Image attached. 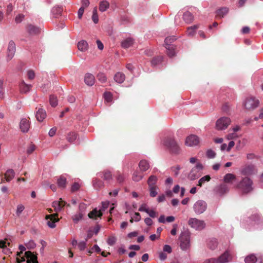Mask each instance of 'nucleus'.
I'll list each match as a JSON object with an SVG mask.
<instances>
[{
	"label": "nucleus",
	"mask_w": 263,
	"mask_h": 263,
	"mask_svg": "<svg viewBox=\"0 0 263 263\" xmlns=\"http://www.w3.org/2000/svg\"><path fill=\"white\" fill-rule=\"evenodd\" d=\"M87 240H82L80 241L78 244V247L81 251H83L85 250L87 247Z\"/></svg>",
	"instance_id": "8fccbe9b"
},
{
	"label": "nucleus",
	"mask_w": 263,
	"mask_h": 263,
	"mask_svg": "<svg viewBox=\"0 0 263 263\" xmlns=\"http://www.w3.org/2000/svg\"><path fill=\"white\" fill-rule=\"evenodd\" d=\"M231 123V119L228 117H223L218 119L216 122V128L217 130H224Z\"/></svg>",
	"instance_id": "0eeeda50"
},
{
	"label": "nucleus",
	"mask_w": 263,
	"mask_h": 263,
	"mask_svg": "<svg viewBox=\"0 0 263 263\" xmlns=\"http://www.w3.org/2000/svg\"><path fill=\"white\" fill-rule=\"evenodd\" d=\"M58 216V215L57 214L47 215L46 216V219L48 220L47 224L49 228L53 229L56 227L55 222L59 221V219Z\"/></svg>",
	"instance_id": "9b49d317"
},
{
	"label": "nucleus",
	"mask_w": 263,
	"mask_h": 263,
	"mask_svg": "<svg viewBox=\"0 0 263 263\" xmlns=\"http://www.w3.org/2000/svg\"><path fill=\"white\" fill-rule=\"evenodd\" d=\"M92 20L95 24H97L99 22L97 8L96 7L93 8L92 11Z\"/></svg>",
	"instance_id": "3c124183"
},
{
	"label": "nucleus",
	"mask_w": 263,
	"mask_h": 263,
	"mask_svg": "<svg viewBox=\"0 0 263 263\" xmlns=\"http://www.w3.org/2000/svg\"><path fill=\"white\" fill-rule=\"evenodd\" d=\"M218 245V241L215 238L210 239L208 242V246L211 250H215Z\"/></svg>",
	"instance_id": "4c0bfd02"
},
{
	"label": "nucleus",
	"mask_w": 263,
	"mask_h": 263,
	"mask_svg": "<svg viewBox=\"0 0 263 263\" xmlns=\"http://www.w3.org/2000/svg\"><path fill=\"white\" fill-rule=\"evenodd\" d=\"M25 207L22 204H20L17 206L16 211V215L17 216H20L22 212L24 210Z\"/></svg>",
	"instance_id": "bf43d9fd"
},
{
	"label": "nucleus",
	"mask_w": 263,
	"mask_h": 263,
	"mask_svg": "<svg viewBox=\"0 0 263 263\" xmlns=\"http://www.w3.org/2000/svg\"><path fill=\"white\" fill-rule=\"evenodd\" d=\"M189 225L196 230L201 231L204 229L205 223L203 220L196 218H191L188 221Z\"/></svg>",
	"instance_id": "39448f33"
},
{
	"label": "nucleus",
	"mask_w": 263,
	"mask_h": 263,
	"mask_svg": "<svg viewBox=\"0 0 263 263\" xmlns=\"http://www.w3.org/2000/svg\"><path fill=\"white\" fill-rule=\"evenodd\" d=\"M16 50L15 44L13 41H10L9 43L8 49H7V61L11 60L15 54Z\"/></svg>",
	"instance_id": "ddd939ff"
},
{
	"label": "nucleus",
	"mask_w": 263,
	"mask_h": 263,
	"mask_svg": "<svg viewBox=\"0 0 263 263\" xmlns=\"http://www.w3.org/2000/svg\"><path fill=\"white\" fill-rule=\"evenodd\" d=\"M35 117L38 121L42 122L46 117V111L43 108H39L36 111Z\"/></svg>",
	"instance_id": "4be33fe9"
},
{
	"label": "nucleus",
	"mask_w": 263,
	"mask_h": 263,
	"mask_svg": "<svg viewBox=\"0 0 263 263\" xmlns=\"http://www.w3.org/2000/svg\"><path fill=\"white\" fill-rule=\"evenodd\" d=\"M61 203L59 201H54L52 203V206L54 208V211L57 212L62 210Z\"/></svg>",
	"instance_id": "de8ad7c7"
},
{
	"label": "nucleus",
	"mask_w": 263,
	"mask_h": 263,
	"mask_svg": "<svg viewBox=\"0 0 263 263\" xmlns=\"http://www.w3.org/2000/svg\"><path fill=\"white\" fill-rule=\"evenodd\" d=\"M167 50V54L170 58L174 57L176 54L175 48L173 45H168V46H165Z\"/></svg>",
	"instance_id": "c9c22d12"
},
{
	"label": "nucleus",
	"mask_w": 263,
	"mask_h": 263,
	"mask_svg": "<svg viewBox=\"0 0 263 263\" xmlns=\"http://www.w3.org/2000/svg\"><path fill=\"white\" fill-rule=\"evenodd\" d=\"M78 135L74 132H70L66 137L67 140L70 143L73 142L77 138Z\"/></svg>",
	"instance_id": "79ce46f5"
},
{
	"label": "nucleus",
	"mask_w": 263,
	"mask_h": 263,
	"mask_svg": "<svg viewBox=\"0 0 263 263\" xmlns=\"http://www.w3.org/2000/svg\"><path fill=\"white\" fill-rule=\"evenodd\" d=\"M229 12V9L227 7H222L216 10L217 16L221 18L224 17Z\"/></svg>",
	"instance_id": "bb28decb"
},
{
	"label": "nucleus",
	"mask_w": 263,
	"mask_h": 263,
	"mask_svg": "<svg viewBox=\"0 0 263 263\" xmlns=\"http://www.w3.org/2000/svg\"><path fill=\"white\" fill-rule=\"evenodd\" d=\"M139 167L142 172L146 171L150 167V165L148 161L143 159L139 163Z\"/></svg>",
	"instance_id": "a878e982"
},
{
	"label": "nucleus",
	"mask_w": 263,
	"mask_h": 263,
	"mask_svg": "<svg viewBox=\"0 0 263 263\" xmlns=\"http://www.w3.org/2000/svg\"><path fill=\"white\" fill-rule=\"evenodd\" d=\"M257 261V258L254 254H251L247 256L245 259L246 263H255Z\"/></svg>",
	"instance_id": "37998d69"
},
{
	"label": "nucleus",
	"mask_w": 263,
	"mask_h": 263,
	"mask_svg": "<svg viewBox=\"0 0 263 263\" xmlns=\"http://www.w3.org/2000/svg\"><path fill=\"white\" fill-rule=\"evenodd\" d=\"M84 215L82 213H78L72 216V219L74 223H78L81 219H83Z\"/></svg>",
	"instance_id": "a18cd8bd"
},
{
	"label": "nucleus",
	"mask_w": 263,
	"mask_h": 263,
	"mask_svg": "<svg viewBox=\"0 0 263 263\" xmlns=\"http://www.w3.org/2000/svg\"><path fill=\"white\" fill-rule=\"evenodd\" d=\"M31 87L32 85L31 84H27L24 81L20 84V91L22 93L28 92Z\"/></svg>",
	"instance_id": "b1692460"
},
{
	"label": "nucleus",
	"mask_w": 263,
	"mask_h": 263,
	"mask_svg": "<svg viewBox=\"0 0 263 263\" xmlns=\"http://www.w3.org/2000/svg\"><path fill=\"white\" fill-rule=\"evenodd\" d=\"M25 245L28 249H32L36 247V243L32 240H29Z\"/></svg>",
	"instance_id": "e2e57ef3"
},
{
	"label": "nucleus",
	"mask_w": 263,
	"mask_h": 263,
	"mask_svg": "<svg viewBox=\"0 0 263 263\" xmlns=\"http://www.w3.org/2000/svg\"><path fill=\"white\" fill-rule=\"evenodd\" d=\"M143 177V175L142 173L138 171H136L133 174V180L135 182H138L140 181Z\"/></svg>",
	"instance_id": "ea45409f"
},
{
	"label": "nucleus",
	"mask_w": 263,
	"mask_h": 263,
	"mask_svg": "<svg viewBox=\"0 0 263 263\" xmlns=\"http://www.w3.org/2000/svg\"><path fill=\"white\" fill-rule=\"evenodd\" d=\"M63 11V8L62 6H56L53 7L51 10V13L52 15L55 17L57 18L59 16H60L62 14Z\"/></svg>",
	"instance_id": "412c9836"
},
{
	"label": "nucleus",
	"mask_w": 263,
	"mask_h": 263,
	"mask_svg": "<svg viewBox=\"0 0 263 263\" xmlns=\"http://www.w3.org/2000/svg\"><path fill=\"white\" fill-rule=\"evenodd\" d=\"M78 48L81 51H85L88 49V44L85 40H81L78 43Z\"/></svg>",
	"instance_id": "c85d7f7f"
},
{
	"label": "nucleus",
	"mask_w": 263,
	"mask_h": 263,
	"mask_svg": "<svg viewBox=\"0 0 263 263\" xmlns=\"http://www.w3.org/2000/svg\"><path fill=\"white\" fill-rule=\"evenodd\" d=\"M162 144L165 146L171 153L177 155L180 152V148L178 143L173 137H166L162 141Z\"/></svg>",
	"instance_id": "f257e3e1"
},
{
	"label": "nucleus",
	"mask_w": 263,
	"mask_h": 263,
	"mask_svg": "<svg viewBox=\"0 0 263 263\" xmlns=\"http://www.w3.org/2000/svg\"><path fill=\"white\" fill-rule=\"evenodd\" d=\"M183 19L186 23L190 24L194 20V16L191 12L186 11L183 14Z\"/></svg>",
	"instance_id": "393cba45"
},
{
	"label": "nucleus",
	"mask_w": 263,
	"mask_h": 263,
	"mask_svg": "<svg viewBox=\"0 0 263 263\" xmlns=\"http://www.w3.org/2000/svg\"><path fill=\"white\" fill-rule=\"evenodd\" d=\"M14 175H15V173H14V171L13 170H12V169L8 170L5 174L6 180L7 182L10 181L14 178Z\"/></svg>",
	"instance_id": "e433bc0d"
},
{
	"label": "nucleus",
	"mask_w": 263,
	"mask_h": 263,
	"mask_svg": "<svg viewBox=\"0 0 263 263\" xmlns=\"http://www.w3.org/2000/svg\"><path fill=\"white\" fill-rule=\"evenodd\" d=\"M92 185L95 189L99 190L104 186V183L98 178H94L92 180Z\"/></svg>",
	"instance_id": "c756f323"
},
{
	"label": "nucleus",
	"mask_w": 263,
	"mask_h": 263,
	"mask_svg": "<svg viewBox=\"0 0 263 263\" xmlns=\"http://www.w3.org/2000/svg\"><path fill=\"white\" fill-rule=\"evenodd\" d=\"M158 178L155 175H151L147 181L148 186H157L156 185L158 181Z\"/></svg>",
	"instance_id": "473e14b6"
},
{
	"label": "nucleus",
	"mask_w": 263,
	"mask_h": 263,
	"mask_svg": "<svg viewBox=\"0 0 263 263\" xmlns=\"http://www.w3.org/2000/svg\"><path fill=\"white\" fill-rule=\"evenodd\" d=\"M7 242L3 240H0V248L3 249V252L6 255L11 253L10 249L7 246Z\"/></svg>",
	"instance_id": "7c9ffc66"
},
{
	"label": "nucleus",
	"mask_w": 263,
	"mask_h": 263,
	"mask_svg": "<svg viewBox=\"0 0 263 263\" xmlns=\"http://www.w3.org/2000/svg\"><path fill=\"white\" fill-rule=\"evenodd\" d=\"M36 146L33 144H30L27 148L26 153L28 155L31 154L35 149Z\"/></svg>",
	"instance_id": "13d9d810"
},
{
	"label": "nucleus",
	"mask_w": 263,
	"mask_h": 263,
	"mask_svg": "<svg viewBox=\"0 0 263 263\" xmlns=\"http://www.w3.org/2000/svg\"><path fill=\"white\" fill-rule=\"evenodd\" d=\"M97 79L101 83H104L106 81V77L104 73L100 72L97 76Z\"/></svg>",
	"instance_id": "864d4df0"
},
{
	"label": "nucleus",
	"mask_w": 263,
	"mask_h": 263,
	"mask_svg": "<svg viewBox=\"0 0 263 263\" xmlns=\"http://www.w3.org/2000/svg\"><path fill=\"white\" fill-rule=\"evenodd\" d=\"M25 255L27 259V263H38L36 256L31 251H26Z\"/></svg>",
	"instance_id": "a211bd4d"
},
{
	"label": "nucleus",
	"mask_w": 263,
	"mask_h": 263,
	"mask_svg": "<svg viewBox=\"0 0 263 263\" xmlns=\"http://www.w3.org/2000/svg\"><path fill=\"white\" fill-rule=\"evenodd\" d=\"M87 205L83 202H81L79 205V213H82L83 215H85V211L86 209Z\"/></svg>",
	"instance_id": "5fc2aeb1"
},
{
	"label": "nucleus",
	"mask_w": 263,
	"mask_h": 263,
	"mask_svg": "<svg viewBox=\"0 0 263 263\" xmlns=\"http://www.w3.org/2000/svg\"><path fill=\"white\" fill-rule=\"evenodd\" d=\"M203 263H219L217 258H212L206 259Z\"/></svg>",
	"instance_id": "774afa93"
},
{
	"label": "nucleus",
	"mask_w": 263,
	"mask_h": 263,
	"mask_svg": "<svg viewBox=\"0 0 263 263\" xmlns=\"http://www.w3.org/2000/svg\"><path fill=\"white\" fill-rule=\"evenodd\" d=\"M179 240L180 247L183 251L187 250L190 248V234L188 231L182 232L180 234Z\"/></svg>",
	"instance_id": "7ed1b4c3"
},
{
	"label": "nucleus",
	"mask_w": 263,
	"mask_h": 263,
	"mask_svg": "<svg viewBox=\"0 0 263 263\" xmlns=\"http://www.w3.org/2000/svg\"><path fill=\"white\" fill-rule=\"evenodd\" d=\"M255 167L253 164H249L242 167L240 170V173L245 176L251 175L255 173Z\"/></svg>",
	"instance_id": "2eb2a0df"
},
{
	"label": "nucleus",
	"mask_w": 263,
	"mask_h": 263,
	"mask_svg": "<svg viewBox=\"0 0 263 263\" xmlns=\"http://www.w3.org/2000/svg\"><path fill=\"white\" fill-rule=\"evenodd\" d=\"M116 241V237L115 236H112L108 238L107 240V243L108 245L112 246L115 244Z\"/></svg>",
	"instance_id": "052dcab7"
},
{
	"label": "nucleus",
	"mask_w": 263,
	"mask_h": 263,
	"mask_svg": "<svg viewBox=\"0 0 263 263\" xmlns=\"http://www.w3.org/2000/svg\"><path fill=\"white\" fill-rule=\"evenodd\" d=\"M49 102L51 106L54 107L58 105V100L57 97L54 95H50L49 97Z\"/></svg>",
	"instance_id": "09e8293b"
},
{
	"label": "nucleus",
	"mask_w": 263,
	"mask_h": 263,
	"mask_svg": "<svg viewBox=\"0 0 263 263\" xmlns=\"http://www.w3.org/2000/svg\"><path fill=\"white\" fill-rule=\"evenodd\" d=\"M252 224L254 226L256 229H261L263 227V220L259 215L255 214L252 215L250 218Z\"/></svg>",
	"instance_id": "9d476101"
},
{
	"label": "nucleus",
	"mask_w": 263,
	"mask_h": 263,
	"mask_svg": "<svg viewBox=\"0 0 263 263\" xmlns=\"http://www.w3.org/2000/svg\"><path fill=\"white\" fill-rule=\"evenodd\" d=\"M214 191L219 196H222L229 191V188L227 185L221 184L215 187Z\"/></svg>",
	"instance_id": "dca6fc26"
},
{
	"label": "nucleus",
	"mask_w": 263,
	"mask_h": 263,
	"mask_svg": "<svg viewBox=\"0 0 263 263\" xmlns=\"http://www.w3.org/2000/svg\"><path fill=\"white\" fill-rule=\"evenodd\" d=\"M66 179L63 176H61L57 180V183L59 187L64 188L66 185Z\"/></svg>",
	"instance_id": "49530a36"
},
{
	"label": "nucleus",
	"mask_w": 263,
	"mask_h": 263,
	"mask_svg": "<svg viewBox=\"0 0 263 263\" xmlns=\"http://www.w3.org/2000/svg\"><path fill=\"white\" fill-rule=\"evenodd\" d=\"M217 259L219 263H227L232 260V255L230 251L227 250Z\"/></svg>",
	"instance_id": "4468645a"
},
{
	"label": "nucleus",
	"mask_w": 263,
	"mask_h": 263,
	"mask_svg": "<svg viewBox=\"0 0 263 263\" xmlns=\"http://www.w3.org/2000/svg\"><path fill=\"white\" fill-rule=\"evenodd\" d=\"M97 175L98 177L103 178L104 180L109 181L112 179V175L110 172L105 171L103 172L98 173Z\"/></svg>",
	"instance_id": "aec40b11"
},
{
	"label": "nucleus",
	"mask_w": 263,
	"mask_h": 263,
	"mask_svg": "<svg viewBox=\"0 0 263 263\" xmlns=\"http://www.w3.org/2000/svg\"><path fill=\"white\" fill-rule=\"evenodd\" d=\"M176 40V37L175 36H167L165 38L164 42L165 46H168V45H172L171 44Z\"/></svg>",
	"instance_id": "603ef678"
},
{
	"label": "nucleus",
	"mask_w": 263,
	"mask_h": 263,
	"mask_svg": "<svg viewBox=\"0 0 263 263\" xmlns=\"http://www.w3.org/2000/svg\"><path fill=\"white\" fill-rule=\"evenodd\" d=\"M235 179V176L233 174H227L223 178V181L226 183H230L232 180Z\"/></svg>",
	"instance_id": "c03bdc74"
},
{
	"label": "nucleus",
	"mask_w": 263,
	"mask_h": 263,
	"mask_svg": "<svg viewBox=\"0 0 263 263\" xmlns=\"http://www.w3.org/2000/svg\"><path fill=\"white\" fill-rule=\"evenodd\" d=\"M159 187L157 186H148L149 196L151 197H155L158 193Z\"/></svg>",
	"instance_id": "58836bf2"
},
{
	"label": "nucleus",
	"mask_w": 263,
	"mask_h": 263,
	"mask_svg": "<svg viewBox=\"0 0 263 263\" xmlns=\"http://www.w3.org/2000/svg\"><path fill=\"white\" fill-rule=\"evenodd\" d=\"M259 101L254 97H247L243 102V105L247 109H254L258 106Z\"/></svg>",
	"instance_id": "423d86ee"
},
{
	"label": "nucleus",
	"mask_w": 263,
	"mask_h": 263,
	"mask_svg": "<svg viewBox=\"0 0 263 263\" xmlns=\"http://www.w3.org/2000/svg\"><path fill=\"white\" fill-rule=\"evenodd\" d=\"M163 250L164 252H167L168 253H171L172 252V247L168 245H165L163 246Z\"/></svg>",
	"instance_id": "338daca9"
},
{
	"label": "nucleus",
	"mask_w": 263,
	"mask_h": 263,
	"mask_svg": "<svg viewBox=\"0 0 263 263\" xmlns=\"http://www.w3.org/2000/svg\"><path fill=\"white\" fill-rule=\"evenodd\" d=\"M253 181L248 177L242 178L238 183L237 187L243 194H247L253 190Z\"/></svg>",
	"instance_id": "f03ea898"
},
{
	"label": "nucleus",
	"mask_w": 263,
	"mask_h": 263,
	"mask_svg": "<svg viewBox=\"0 0 263 263\" xmlns=\"http://www.w3.org/2000/svg\"><path fill=\"white\" fill-rule=\"evenodd\" d=\"M103 97L107 102H110L112 101V94L110 92H105L103 94Z\"/></svg>",
	"instance_id": "4d7b16f0"
},
{
	"label": "nucleus",
	"mask_w": 263,
	"mask_h": 263,
	"mask_svg": "<svg viewBox=\"0 0 263 263\" xmlns=\"http://www.w3.org/2000/svg\"><path fill=\"white\" fill-rule=\"evenodd\" d=\"M125 79V76L123 73L118 72L114 76L115 81L118 83H122Z\"/></svg>",
	"instance_id": "2f4dec72"
},
{
	"label": "nucleus",
	"mask_w": 263,
	"mask_h": 263,
	"mask_svg": "<svg viewBox=\"0 0 263 263\" xmlns=\"http://www.w3.org/2000/svg\"><path fill=\"white\" fill-rule=\"evenodd\" d=\"M116 179L118 183L121 184L124 182L125 180V176L124 175L118 172L116 175Z\"/></svg>",
	"instance_id": "680f3d73"
},
{
	"label": "nucleus",
	"mask_w": 263,
	"mask_h": 263,
	"mask_svg": "<svg viewBox=\"0 0 263 263\" xmlns=\"http://www.w3.org/2000/svg\"><path fill=\"white\" fill-rule=\"evenodd\" d=\"M207 208V204L202 200L197 201L194 204L193 209L197 214H201L205 211Z\"/></svg>",
	"instance_id": "6e6552de"
},
{
	"label": "nucleus",
	"mask_w": 263,
	"mask_h": 263,
	"mask_svg": "<svg viewBox=\"0 0 263 263\" xmlns=\"http://www.w3.org/2000/svg\"><path fill=\"white\" fill-rule=\"evenodd\" d=\"M80 185L78 183L74 182L71 186V191L74 192L77 191L80 189Z\"/></svg>",
	"instance_id": "0e129e2a"
},
{
	"label": "nucleus",
	"mask_w": 263,
	"mask_h": 263,
	"mask_svg": "<svg viewBox=\"0 0 263 263\" xmlns=\"http://www.w3.org/2000/svg\"><path fill=\"white\" fill-rule=\"evenodd\" d=\"M30 123L28 120L23 118L20 123V128L23 133H27L29 129Z\"/></svg>",
	"instance_id": "f3484780"
},
{
	"label": "nucleus",
	"mask_w": 263,
	"mask_h": 263,
	"mask_svg": "<svg viewBox=\"0 0 263 263\" xmlns=\"http://www.w3.org/2000/svg\"><path fill=\"white\" fill-rule=\"evenodd\" d=\"M206 156L209 159H213L215 157L216 153L212 149H209L206 152Z\"/></svg>",
	"instance_id": "6e6d98bb"
},
{
	"label": "nucleus",
	"mask_w": 263,
	"mask_h": 263,
	"mask_svg": "<svg viewBox=\"0 0 263 263\" xmlns=\"http://www.w3.org/2000/svg\"><path fill=\"white\" fill-rule=\"evenodd\" d=\"M199 26L195 25L191 27H188L187 30V34L189 36H193L195 33L196 30L198 28Z\"/></svg>",
	"instance_id": "a19ab883"
},
{
	"label": "nucleus",
	"mask_w": 263,
	"mask_h": 263,
	"mask_svg": "<svg viewBox=\"0 0 263 263\" xmlns=\"http://www.w3.org/2000/svg\"><path fill=\"white\" fill-rule=\"evenodd\" d=\"M95 81V77L89 73H87L85 74L84 78V82L88 86H92Z\"/></svg>",
	"instance_id": "5701e85b"
},
{
	"label": "nucleus",
	"mask_w": 263,
	"mask_h": 263,
	"mask_svg": "<svg viewBox=\"0 0 263 263\" xmlns=\"http://www.w3.org/2000/svg\"><path fill=\"white\" fill-rule=\"evenodd\" d=\"M203 166L200 163H197L195 167L190 172L188 175V178L191 180H194L199 177L198 173L199 171L202 170Z\"/></svg>",
	"instance_id": "1a4fd4ad"
},
{
	"label": "nucleus",
	"mask_w": 263,
	"mask_h": 263,
	"mask_svg": "<svg viewBox=\"0 0 263 263\" xmlns=\"http://www.w3.org/2000/svg\"><path fill=\"white\" fill-rule=\"evenodd\" d=\"M133 39L131 37H128L122 42L121 45L122 47L124 48H128L133 44Z\"/></svg>",
	"instance_id": "72a5a7b5"
},
{
	"label": "nucleus",
	"mask_w": 263,
	"mask_h": 263,
	"mask_svg": "<svg viewBox=\"0 0 263 263\" xmlns=\"http://www.w3.org/2000/svg\"><path fill=\"white\" fill-rule=\"evenodd\" d=\"M199 143L198 136L195 135H191L186 137L185 143L189 146H196Z\"/></svg>",
	"instance_id": "f8f14e48"
},
{
	"label": "nucleus",
	"mask_w": 263,
	"mask_h": 263,
	"mask_svg": "<svg viewBox=\"0 0 263 263\" xmlns=\"http://www.w3.org/2000/svg\"><path fill=\"white\" fill-rule=\"evenodd\" d=\"M27 77L29 80H33L35 77L34 72L32 70H29L27 72Z\"/></svg>",
	"instance_id": "69168bd1"
},
{
	"label": "nucleus",
	"mask_w": 263,
	"mask_h": 263,
	"mask_svg": "<svg viewBox=\"0 0 263 263\" xmlns=\"http://www.w3.org/2000/svg\"><path fill=\"white\" fill-rule=\"evenodd\" d=\"M163 57L162 56H158L154 58L151 61L152 66L154 67L159 66L162 62Z\"/></svg>",
	"instance_id": "cd10ccee"
},
{
	"label": "nucleus",
	"mask_w": 263,
	"mask_h": 263,
	"mask_svg": "<svg viewBox=\"0 0 263 263\" xmlns=\"http://www.w3.org/2000/svg\"><path fill=\"white\" fill-rule=\"evenodd\" d=\"M109 7V3L106 1H102L100 2L99 6V10L103 12L105 11Z\"/></svg>",
	"instance_id": "f704fd0d"
},
{
	"label": "nucleus",
	"mask_w": 263,
	"mask_h": 263,
	"mask_svg": "<svg viewBox=\"0 0 263 263\" xmlns=\"http://www.w3.org/2000/svg\"><path fill=\"white\" fill-rule=\"evenodd\" d=\"M109 202L108 201L102 202V206L100 210H98L97 208H95L88 215L89 218L96 219L97 217H101L102 215V212L108 207Z\"/></svg>",
	"instance_id": "20e7f679"
},
{
	"label": "nucleus",
	"mask_w": 263,
	"mask_h": 263,
	"mask_svg": "<svg viewBox=\"0 0 263 263\" xmlns=\"http://www.w3.org/2000/svg\"><path fill=\"white\" fill-rule=\"evenodd\" d=\"M41 29L37 26L31 24L28 25L27 26V31L29 34L36 35L41 32Z\"/></svg>",
	"instance_id": "6ab92c4d"
}]
</instances>
